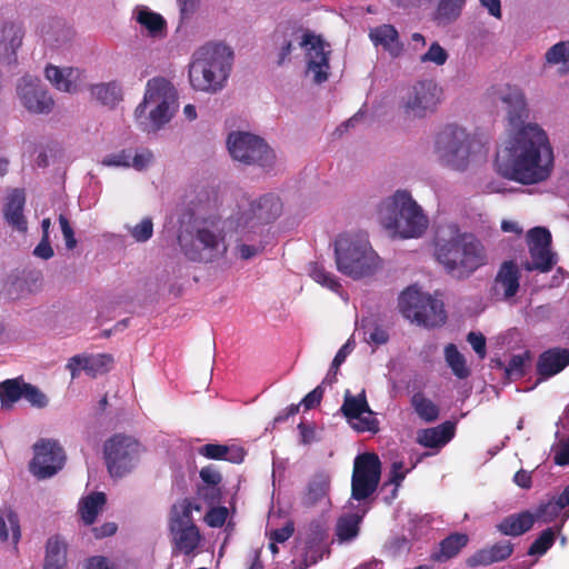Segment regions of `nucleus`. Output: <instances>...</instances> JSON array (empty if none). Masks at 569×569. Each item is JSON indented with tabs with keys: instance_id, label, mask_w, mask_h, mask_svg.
Wrapping results in <instances>:
<instances>
[{
	"instance_id": "38",
	"label": "nucleus",
	"mask_w": 569,
	"mask_h": 569,
	"mask_svg": "<svg viewBox=\"0 0 569 569\" xmlns=\"http://www.w3.org/2000/svg\"><path fill=\"white\" fill-rule=\"evenodd\" d=\"M90 92L101 104L110 108L116 107L122 100L121 87L116 81L93 84Z\"/></svg>"
},
{
	"instance_id": "52",
	"label": "nucleus",
	"mask_w": 569,
	"mask_h": 569,
	"mask_svg": "<svg viewBox=\"0 0 569 569\" xmlns=\"http://www.w3.org/2000/svg\"><path fill=\"white\" fill-rule=\"evenodd\" d=\"M449 58V54L439 42L435 41L430 44L426 53L420 57L421 63H435L436 66H443Z\"/></svg>"
},
{
	"instance_id": "46",
	"label": "nucleus",
	"mask_w": 569,
	"mask_h": 569,
	"mask_svg": "<svg viewBox=\"0 0 569 569\" xmlns=\"http://www.w3.org/2000/svg\"><path fill=\"white\" fill-rule=\"evenodd\" d=\"M8 526L11 530L12 541L14 545H17L21 538V529H20V522L19 517L16 512L9 511L6 516V519L0 517V540L7 541L8 540Z\"/></svg>"
},
{
	"instance_id": "21",
	"label": "nucleus",
	"mask_w": 569,
	"mask_h": 569,
	"mask_svg": "<svg viewBox=\"0 0 569 569\" xmlns=\"http://www.w3.org/2000/svg\"><path fill=\"white\" fill-rule=\"evenodd\" d=\"M24 204L26 194L23 189H13L8 194L3 204V218L6 222L20 233L28 231V221L23 214Z\"/></svg>"
},
{
	"instance_id": "29",
	"label": "nucleus",
	"mask_w": 569,
	"mask_h": 569,
	"mask_svg": "<svg viewBox=\"0 0 569 569\" xmlns=\"http://www.w3.org/2000/svg\"><path fill=\"white\" fill-rule=\"evenodd\" d=\"M453 436L455 425L446 421L438 427L419 431L417 442L426 448H439L449 442Z\"/></svg>"
},
{
	"instance_id": "42",
	"label": "nucleus",
	"mask_w": 569,
	"mask_h": 569,
	"mask_svg": "<svg viewBox=\"0 0 569 569\" xmlns=\"http://www.w3.org/2000/svg\"><path fill=\"white\" fill-rule=\"evenodd\" d=\"M445 357L448 366L451 368L456 377L465 379L470 375V370L466 365V359L460 353L456 345L449 343L445 348Z\"/></svg>"
},
{
	"instance_id": "14",
	"label": "nucleus",
	"mask_w": 569,
	"mask_h": 569,
	"mask_svg": "<svg viewBox=\"0 0 569 569\" xmlns=\"http://www.w3.org/2000/svg\"><path fill=\"white\" fill-rule=\"evenodd\" d=\"M381 478V462L372 452L360 453L353 462L351 476V498L363 501L378 489Z\"/></svg>"
},
{
	"instance_id": "59",
	"label": "nucleus",
	"mask_w": 569,
	"mask_h": 569,
	"mask_svg": "<svg viewBox=\"0 0 569 569\" xmlns=\"http://www.w3.org/2000/svg\"><path fill=\"white\" fill-rule=\"evenodd\" d=\"M60 228L66 241V247L69 250H72L77 247V239L74 237V231L68 220V218L63 214L59 216Z\"/></svg>"
},
{
	"instance_id": "15",
	"label": "nucleus",
	"mask_w": 569,
	"mask_h": 569,
	"mask_svg": "<svg viewBox=\"0 0 569 569\" xmlns=\"http://www.w3.org/2000/svg\"><path fill=\"white\" fill-rule=\"evenodd\" d=\"M33 451L29 468L38 479L51 478L63 468L66 455L58 441L41 439L33 445Z\"/></svg>"
},
{
	"instance_id": "25",
	"label": "nucleus",
	"mask_w": 569,
	"mask_h": 569,
	"mask_svg": "<svg viewBox=\"0 0 569 569\" xmlns=\"http://www.w3.org/2000/svg\"><path fill=\"white\" fill-rule=\"evenodd\" d=\"M567 507H569V485L559 495L550 497L547 501H541L532 515L536 517V521L550 523Z\"/></svg>"
},
{
	"instance_id": "23",
	"label": "nucleus",
	"mask_w": 569,
	"mask_h": 569,
	"mask_svg": "<svg viewBox=\"0 0 569 569\" xmlns=\"http://www.w3.org/2000/svg\"><path fill=\"white\" fill-rule=\"evenodd\" d=\"M44 73L46 78L57 90L73 93L78 89V81L81 78L82 71L78 68H59L49 64L46 67Z\"/></svg>"
},
{
	"instance_id": "55",
	"label": "nucleus",
	"mask_w": 569,
	"mask_h": 569,
	"mask_svg": "<svg viewBox=\"0 0 569 569\" xmlns=\"http://www.w3.org/2000/svg\"><path fill=\"white\" fill-rule=\"evenodd\" d=\"M132 158V149H123L114 153L106 156L101 163L107 167H130V160Z\"/></svg>"
},
{
	"instance_id": "32",
	"label": "nucleus",
	"mask_w": 569,
	"mask_h": 569,
	"mask_svg": "<svg viewBox=\"0 0 569 569\" xmlns=\"http://www.w3.org/2000/svg\"><path fill=\"white\" fill-rule=\"evenodd\" d=\"M529 254L531 259L521 263V267L528 272L547 273L557 263L556 253L551 251V248H529Z\"/></svg>"
},
{
	"instance_id": "4",
	"label": "nucleus",
	"mask_w": 569,
	"mask_h": 569,
	"mask_svg": "<svg viewBox=\"0 0 569 569\" xmlns=\"http://www.w3.org/2000/svg\"><path fill=\"white\" fill-rule=\"evenodd\" d=\"M380 222L393 236L418 238L428 228V218L410 192L398 190L385 200L379 210Z\"/></svg>"
},
{
	"instance_id": "31",
	"label": "nucleus",
	"mask_w": 569,
	"mask_h": 569,
	"mask_svg": "<svg viewBox=\"0 0 569 569\" xmlns=\"http://www.w3.org/2000/svg\"><path fill=\"white\" fill-rule=\"evenodd\" d=\"M199 453L211 460H226L232 463H241L246 451L240 447H229L220 443H207L199 448Z\"/></svg>"
},
{
	"instance_id": "22",
	"label": "nucleus",
	"mask_w": 569,
	"mask_h": 569,
	"mask_svg": "<svg viewBox=\"0 0 569 569\" xmlns=\"http://www.w3.org/2000/svg\"><path fill=\"white\" fill-rule=\"evenodd\" d=\"M569 366V349L555 347L543 351L536 365V370L541 379L551 378Z\"/></svg>"
},
{
	"instance_id": "36",
	"label": "nucleus",
	"mask_w": 569,
	"mask_h": 569,
	"mask_svg": "<svg viewBox=\"0 0 569 569\" xmlns=\"http://www.w3.org/2000/svg\"><path fill=\"white\" fill-rule=\"evenodd\" d=\"M106 502V495L99 491L92 492L82 498L79 503V512L83 522L88 526L92 525Z\"/></svg>"
},
{
	"instance_id": "35",
	"label": "nucleus",
	"mask_w": 569,
	"mask_h": 569,
	"mask_svg": "<svg viewBox=\"0 0 569 569\" xmlns=\"http://www.w3.org/2000/svg\"><path fill=\"white\" fill-rule=\"evenodd\" d=\"M67 545L59 537H51L46 546L43 569H66Z\"/></svg>"
},
{
	"instance_id": "2",
	"label": "nucleus",
	"mask_w": 569,
	"mask_h": 569,
	"mask_svg": "<svg viewBox=\"0 0 569 569\" xmlns=\"http://www.w3.org/2000/svg\"><path fill=\"white\" fill-rule=\"evenodd\" d=\"M433 246L436 260L457 279L469 278L488 261L481 240L473 233L461 232L456 223L438 227Z\"/></svg>"
},
{
	"instance_id": "28",
	"label": "nucleus",
	"mask_w": 569,
	"mask_h": 569,
	"mask_svg": "<svg viewBox=\"0 0 569 569\" xmlns=\"http://www.w3.org/2000/svg\"><path fill=\"white\" fill-rule=\"evenodd\" d=\"M535 522L536 517L530 511H521L503 518L497 525V530L505 536L519 537L528 532Z\"/></svg>"
},
{
	"instance_id": "50",
	"label": "nucleus",
	"mask_w": 569,
	"mask_h": 569,
	"mask_svg": "<svg viewBox=\"0 0 569 569\" xmlns=\"http://www.w3.org/2000/svg\"><path fill=\"white\" fill-rule=\"evenodd\" d=\"M350 351H351L350 341H348L336 353V356L332 360L331 367L322 381V385H332L337 381V375H338L339 367L345 362V360H346L347 356L350 353Z\"/></svg>"
},
{
	"instance_id": "20",
	"label": "nucleus",
	"mask_w": 569,
	"mask_h": 569,
	"mask_svg": "<svg viewBox=\"0 0 569 569\" xmlns=\"http://www.w3.org/2000/svg\"><path fill=\"white\" fill-rule=\"evenodd\" d=\"M113 358L108 353H98L90 356L76 355L71 357L67 363V369L71 373V378L74 379L80 370H83L88 376L94 378L99 375L107 373Z\"/></svg>"
},
{
	"instance_id": "51",
	"label": "nucleus",
	"mask_w": 569,
	"mask_h": 569,
	"mask_svg": "<svg viewBox=\"0 0 569 569\" xmlns=\"http://www.w3.org/2000/svg\"><path fill=\"white\" fill-rule=\"evenodd\" d=\"M530 359V355L526 351L523 355H513L506 367V376L510 380L522 378L526 375L525 365Z\"/></svg>"
},
{
	"instance_id": "9",
	"label": "nucleus",
	"mask_w": 569,
	"mask_h": 569,
	"mask_svg": "<svg viewBox=\"0 0 569 569\" xmlns=\"http://www.w3.org/2000/svg\"><path fill=\"white\" fill-rule=\"evenodd\" d=\"M399 309L407 319L425 327H439L447 320L443 302L415 287L402 291L399 297Z\"/></svg>"
},
{
	"instance_id": "17",
	"label": "nucleus",
	"mask_w": 569,
	"mask_h": 569,
	"mask_svg": "<svg viewBox=\"0 0 569 569\" xmlns=\"http://www.w3.org/2000/svg\"><path fill=\"white\" fill-rule=\"evenodd\" d=\"M341 412L349 422L357 420V422L352 423L355 430L359 432L370 431L372 433L379 431V421L373 417L365 390L358 396H352L350 391L347 390L341 406Z\"/></svg>"
},
{
	"instance_id": "1",
	"label": "nucleus",
	"mask_w": 569,
	"mask_h": 569,
	"mask_svg": "<svg viewBox=\"0 0 569 569\" xmlns=\"http://www.w3.org/2000/svg\"><path fill=\"white\" fill-rule=\"evenodd\" d=\"M491 97L506 107L511 127L503 176L522 184L545 181L553 168V152L547 133L536 123H526L529 111L522 91L516 86H498Z\"/></svg>"
},
{
	"instance_id": "33",
	"label": "nucleus",
	"mask_w": 569,
	"mask_h": 569,
	"mask_svg": "<svg viewBox=\"0 0 569 569\" xmlns=\"http://www.w3.org/2000/svg\"><path fill=\"white\" fill-rule=\"evenodd\" d=\"M469 537L466 533L455 532L441 540L439 551L431 555L436 562H443L456 557L467 546Z\"/></svg>"
},
{
	"instance_id": "37",
	"label": "nucleus",
	"mask_w": 569,
	"mask_h": 569,
	"mask_svg": "<svg viewBox=\"0 0 569 569\" xmlns=\"http://www.w3.org/2000/svg\"><path fill=\"white\" fill-rule=\"evenodd\" d=\"M22 38L21 28L13 23H6L0 30V54L6 58L14 56L22 44Z\"/></svg>"
},
{
	"instance_id": "62",
	"label": "nucleus",
	"mask_w": 569,
	"mask_h": 569,
	"mask_svg": "<svg viewBox=\"0 0 569 569\" xmlns=\"http://www.w3.org/2000/svg\"><path fill=\"white\" fill-rule=\"evenodd\" d=\"M293 532H295L293 522L287 521L283 527L272 530L269 535V538H270V541L282 543V542H286L289 538H291Z\"/></svg>"
},
{
	"instance_id": "63",
	"label": "nucleus",
	"mask_w": 569,
	"mask_h": 569,
	"mask_svg": "<svg viewBox=\"0 0 569 569\" xmlns=\"http://www.w3.org/2000/svg\"><path fill=\"white\" fill-rule=\"evenodd\" d=\"M149 104H151V101H147L144 96L143 100L134 110V119L143 131H149L150 120L146 117V111Z\"/></svg>"
},
{
	"instance_id": "57",
	"label": "nucleus",
	"mask_w": 569,
	"mask_h": 569,
	"mask_svg": "<svg viewBox=\"0 0 569 569\" xmlns=\"http://www.w3.org/2000/svg\"><path fill=\"white\" fill-rule=\"evenodd\" d=\"M153 160V154L149 149H141L139 151H132V158L130 160V167L138 171H142L148 168Z\"/></svg>"
},
{
	"instance_id": "12",
	"label": "nucleus",
	"mask_w": 569,
	"mask_h": 569,
	"mask_svg": "<svg viewBox=\"0 0 569 569\" xmlns=\"http://www.w3.org/2000/svg\"><path fill=\"white\" fill-rule=\"evenodd\" d=\"M193 509L199 508L191 500L183 499L173 505L170 513L169 529L174 548L186 556L192 555L201 540L200 531L192 519Z\"/></svg>"
},
{
	"instance_id": "39",
	"label": "nucleus",
	"mask_w": 569,
	"mask_h": 569,
	"mask_svg": "<svg viewBox=\"0 0 569 569\" xmlns=\"http://www.w3.org/2000/svg\"><path fill=\"white\" fill-rule=\"evenodd\" d=\"M199 476L201 480L207 485V487L199 488V495L206 500L214 501L220 495L218 486L222 481L221 473L217 470L216 467L209 465L201 468Z\"/></svg>"
},
{
	"instance_id": "26",
	"label": "nucleus",
	"mask_w": 569,
	"mask_h": 569,
	"mask_svg": "<svg viewBox=\"0 0 569 569\" xmlns=\"http://www.w3.org/2000/svg\"><path fill=\"white\" fill-rule=\"evenodd\" d=\"M513 552V545L510 541H499L490 547L482 548L475 552L469 559L470 567L489 566L508 559Z\"/></svg>"
},
{
	"instance_id": "41",
	"label": "nucleus",
	"mask_w": 569,
	"mask_h": 569,
	"mask_svg": "<svg viewBox=\"0 0 569 569\" xmlns=\"http://www.w3.org/2000/svg\"><path fill=\"white\" fill-rule=\"evenodd\" d=\"M411 406L416 413L426 422H432L439 417V408L422 392H417L411 398Z\"/></svg>"
},
{
	"instance_id": "7",
	"label": "nucleus",
	"mask_w": 569,
	"mask_h": 569,
	"mask_svg": "<svg viewBox=\"0 0 569 569\" xmlns=\"http://www.w3.org/2000/svg\"><path fill=\"white\" fill-rule=\"evenodd\" d=\"M475 137L457 124L443 127L436 136L435 151L448 168L465 171L470 162Z\"/></svg>"
},
{
	"instance_id": "34",
	"label": "nucleus",
	"mask_w": 569,
	"mask_h": 569,
	"mask_svg": "<svg viewBox=\"0 0 569 569\" xmlns=\"http://www.w3.org/2000/svg\"><path fill=\"white\" fill-rule=\"evenodd\" d=\"M467 0H439L433 12V21L446 27L459 19Z\"/></svg>"
},
{
	"instance_id": "19",
	"label": "nucleus",
	"mask_w": 569,
	"mask_h": 569,
	"mask_svg": "<svg viewBox=\"0 0 569 569\" xmlns=\"http://www.w3.org/2000/svg\"><path fill=\"white\" fill-rule=\"evenodd\" d=\"M521 272L515 260H506L500 266L492 282V295L501 300L512 299L520 288Z\"/></svg>"
},
{
	"instance_id": "44",
	"label": "nucleus",
	"mask_w": 569,
	"mask_h": 569,
	"mask_svg": "<svg viewBox=\"0 0 569 569\" xmlns=\"http://www.w3.org/2000/svg\"><path fill=\"white\" fill-rule=\"evenodd\" d=\"M361 517L358 515H349L339 518L337 522V536L341 540H350L355 538L359 532V523Z\"/></svg>"
},
{
	"instance_id": "18",
	"label": "nucleus",
	"mask_w": 569,
	"mask_h": 569,
	"mask_svg": "<svg viewBox=\"0 0 569 569\" xmlns=\"http://www.w3.org/2000/svg\"><path fill=\"white\" fill-rule=\"evenodd\" d=\"M17 91L21 103L29 112L48 114L52 111L54 100L39 78H21Z\"/></svg>"
},
{
	"instance_id": "6",
	"label": "nucleus",
	"mask_w": 569,
	"mask_h": 569,
	"mask_svg": "<svg viewBox=\"0 0 569 569\" xmlns=\"http://www.w3.org/2000/svg\"><path fill=\"white\" fill-rule=\"evenodd\" d=\"M335 254L338 270L355 279L372 274L379 266V257L363 234L338 236Z\"/></svg>"
},
{
	"instance_id": "11",
	"label": "nucleus",
	"mask_w": 569,
	"mask_h": 569,
	"mask_svg": "<svg viewBox=\"0 0 569 569\" xmlns=\"http://www.w3.org/2000/svg\"><path fill=\"white\" fill-rule=\"evenodd\" d=\"M141 443L133 437L116 433L103 445V456L108 472L113 478H122L133 470L142 452Z\"/></svg>"
},
{
	"instance_id": "58",
	"label": "nucleus",
	"mask_w": 569,
	"mask_h": 569,
	"mask_svg": "<svg viewBox=\"0 0 569 569\" xmlns=\"http://www.w3.org/2000/svg\"><path fill=\"white\" fill-rule=\"evenodd\" d=\"M228 517L226 507H216L210 509L206 515V522L212 528H220L224 525Z\"/></svg>"
},
{
	"instance_id": "40",
	"label": "nucleus",
	"mask_w": 569,
	"mask_h": 569,
	"mask_svg": "<svg viewBox=\"0 0 569 569\" xmlns=\"http://www.w3.org/2000/svg\"><path fill=\"white\" fill-rule=\"evenodd\" d=\"M23 382L19 379H7L0 382L1 408L11 409L13 405L22 398Z\"/></svg>"
},
{
	"instance_id": "60",
	"label": "nucleus",
	"mask_w": 569,
	"mask_h": 569,
	"mask_svg": "<svg viewBox=\"0 0 569 569\" xmlns=\"http://www.w3.org/2000/svg\"><path fill=\"white\" fill-rule=\"evenodd\" d=\"M467 341L471 345L475 352L478 355L480 359H485L487 356L486 349V338L480 332H469L467 336Z\"/></svg>"
},
{
	"instance_id": "48",
	"label": "nucleus",
	"mask_w": 569,
	"mask_h": 569,
	"mask_svg": "<svg viewBox=\"0 0 569 569\" xmlns=\"http://www.w3.org/2000/svg\"><path fill=\"white\" fill-rule=\"evenodd\" d=\"M365 341L369 345L381 346L389 341L388 330L376 322L363 326Z\"/></svg>"
},
{
	"instance_id": "27",
	"label": "nucleus",
	"mask_w": 569,
	"mask_h": 569,
	"mask_svg": "<svg viewBox=\"0 0 569 569\" xmlns=\"http://www.w3.org/2000/svg\"><path fill=\"white\" fill-rule=\"evenodd\" d=\"M370 40L376 46H381L392 57H399L403 51V43L399 39V33L392 24H381L370 29Z\"/></svg>"
},
{
	"instance_id": "53",
	"label": "nucleus",
	"mask_w": 569,
	"mask_h": 569,
	"mask_svg": "<svg viewBox=\"0 0 569 569\" xmlns=\"http://www.w3.org/2000/svg\"><path fill=\"white\" fill-rule=\"evenodd\" d=\"M546 60L549 63H563L569 70V41L558 42L546 53Z\"/></svg>"
},
{
	"instance_id": "10",
	"label": "nucleus",
	"mask_w": 569,
	"mask_h": 569,
	"mask_svg": "<svg viewBox=\"0 0 569 569\" xmlns=\"http://www.w3.org/2000/svg\"><path fill=\"white\" fill-rule=\"evenodd\" d=\"M227 147L233 160L247 166L270 169L276 161L274 151L259 136L232 131L227 138Z\"/></svg>"
},
{
	"instance_id": "43",
	"label": "nucleus",
	"mask_w": 569,
	"mask_h": 569,
	"mask_svg": "<svg viewBox=\"0 0 569 569\" xmlns=\"http://www.w3.org/2000/svg\"><path fill=\"white\" fill-rule=\"evenodd\" d=\"M138 22L143 26L152 37L160 34L166 28L164 19L156 12L141 10L137 17Z\"/></svg>"
},
{
	"instance_id": "16",
	"label": "nucleus",
	"mask_w": 569,
	"mask_h": 569,
	"mask_svg": "<svg viewBox=\"0 0 569 569\" xmlns=\"http://www.w3.org/2000/svg\"><path fill=\"white\" fill-rule=\"evenodd\" d=\"M439 93L440 89L432 80L416 82L403 100L405 114L412 118H422L428 112L435 111L440 100Z\"/></svg>"
},
{
	"instance_id": "30",
	"label": "nucleus",
	"mask_w": 569,
	"mask_h": 569,
	"mask_svg": "<svg viewBox=\"0 0 569 569\" xmlns=\"http://www.w3.org/2000/svg\"><path fill=\"white\" fill-rule=\"evenodd\" d=\"M330 483L331 480L328 473L318 472L313 475L302 496V505L308 508L315 507L323 499L328 498Z\"/></svg>"
},
{
	"instance_id": "49",
	"label": "nucleus",
	"mask_w": 569,
	"mask_h": 569,
	"mask_svg": "<svg viewBox=\"0 0 569 569\" xmlns=\"http://www.w3.org/2000/svg\"><path fill=\"white\" fill-rule=\"evenodd\" d=\"M529 248H551V233L543 227H535L527 233Z\"/></svg>"
},
{
	"instance_id": "56",
	"label": "nucleus",
	"mask_w": 569,
	"mask_h": 569,
	"mask_svg": "<svg viewBox=\"0 0 569 569\" xmlns=\"http://www.w3.org/2000/svg\"><path fill=\"white\" fill-rule=\"evenodd\" d=\"M130 233L132 238L138 242H146L152 237L153 233V223L151 218H144L140 223L134 226Z\"/></svg>"
},
{
	"instance_id": "54",
	"label": "nucleus",
	"mask_w": 569,
	"mask_h": 569,
	"mask_svg": "<svg viewBox=\"0 0 569 569\" xmlns=\"http://www.w3.org/2000/svg\"><path fill=\"white\" fill-rule=\"evenodd\" d=\"M22 398L26 399L32 407L39 409L44 408L48 405V397L37 386L31 383L23 382Z\"/></svg>"
},
{
	"instance_id": "8",
	"label": "nucleus",
	"mask_w": 569,
	"mask_h": 569,
	"mask_svg": "<svg viewBox=\"0 0 569 569\" xmlns=\"http://www.w3.org/2000/svg\"><path fill=\"white\" fill-rule=\"evenodd\" d=\"M178 243L191 261L211 262L227 252L223 234L210 227L197 228L194 232L181 230Z\"/></svg>"
},
{
	"instance_id": "61",
	"label": "nucleus",
	"mask_w": 569,
	"mask_h": 569,
	"mask_svg": "<svg viewBox=\"0 0 569 569\" xmlns=\"http://www.w3.org/2000/svg\"><path fill=\"white\" fill-rule=\"evenodd\" d=\"M323 393L325 389L321 383L317 386L312 391L307 393L301 400L300 405H302L306 410L313 409L320 405Z\"/></svg>"
},
{
	"instance_id": "45",
	"label": "nucleus",
	"mask_w": 569,
	"mask_h": 569,
	"mask_svg": "<svg viewBox=\"0 0 569 569\" xmlns=\"http://www.w3.org/2000/svg\"><path fill=\"white\" fill-rule=\"evenodd\" d=\"M556 530L553 528H547L540 532L537 539L530 545L528 549L529 556H542L545 555L555 543Z\"/></svg>"
},
{
	"instance_id": "64",
	"label": "nucleus",
	"mask_w": 569,
	"mask_h": 569,
	"mask_svg": "<svg viewBox=\"0 0 569 569\" xmlns=\"http://www.w3.org/2000/svg\"><path fill=\"white\" fill-rule=\"evenodd\" d=\"M553 461L558 466L569 465V438L559 445V448L553 456Z\"/></svg>"
},
{
	"instance_id": "3",
	"label": "nucleus",
	"mask_w": 569,
	"mask_h": 569,
	"mask_svg": "<svg viewBox=\"0 0 569 569\" xmlns=\"http://www.w3.org/2000/svg\"><path fill=\"white\" fill-rule=\"evenodd\" d=\"M276 42L279 48L278 66L290 61V57L298 46L306 50L308 72L313 73L315 83L320 84L328 80L329 52L325 50V42L320 36H316L302 26L288 22L277 29Z\"/></svg>"
},
{
	"instance_id": "5",
	"label": "nucleus",
	"mask_w": 569,
	"mask_h": 569,
	"mask_svg": "<svg viewBox=\"0 0 569 569\" xmlns=\"http://www.w3.org/2000/svg\"><path fill=\"white\" fill-rule=\"evenodd\" d=\"M232 52L222 44H207L198 49L189 66V81L193 89L216 92L223 87L230 70Z\"/></svg>"
},
{
	"instance_id": "47",
	"label": "nucleus",
	"mask_w": 569,
	"mask_h": 569,
	"mask_svg": "<svg viewBox=\"0 0 569 569\" xmlns=\"http://www.w3.org/2000/svg\"><path fill=\"white\" fill-rule=\"evenodd\" d=\"M309 274L316 282L329 288L330 290L337 291L340 288V283L335 276L328 272L323 266L318 262L310 263Z\"/></svg>"
},
{
	"instance_id": "24",
	"label": "nucleus",
	"mask_w": 569,
	"mask_h": 569,
	"mask_svg": "<svg viewBox=\"0 0 569 569\" xmlns=\"http://www.w3.org/2000/svg\"><path fill=\"white\" fill-rule=\"evenodd\" d=\"M282 211V203L274 194H264L250 206V220L260 224H267L276 220Z\"/></svg>"
},
{
	"instance_id": "13",
	"label": "nucleus",
	"mask_w": 569,
	"mask_h": 569,
	"mask_svg": "<svg viewBox=\"0 0 569 569\" xmlns=\"http://www.w3.org/2000/svg\"><path fill=\"white\" fill-rule=\"evenodd\" d=\"M146 100L154 104V108L149 111L152 130H158L169 122L178 107L177 90L164 78H153L147 82Z\"/></svg>"
}]
</instances>
